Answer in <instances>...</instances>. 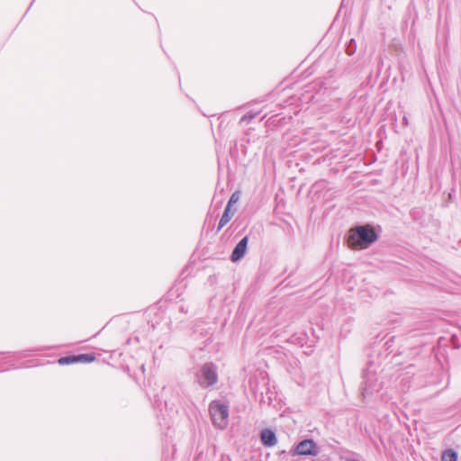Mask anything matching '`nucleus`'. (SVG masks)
Instances as JSON below:
<instances>
[{"label": "nucleus", "instance_id": "1", "mask_svg": "<svg viewBox=\"0 0 461 461\" xmlns=\"http://www.w3.org/2000/svg\"><path fill=\"white\" fill-rule=\"evenodd\" d=\"M377 240L375 230L366 225H359L350 230L348 242L353 248L366 249Z\"/></svg>", "mask_w": 461, "mask_h": 461}, {"label": "nucleus", "instance_id": "2", "mask_svg": "<svg viewBox=\"0 0 461 461\" xmlns=\"http://www.w3.org/2000/svg\"><path fill=\"white\" fill-rule=\"evenodd\" d=\"M194 381L203 389L214 386L218 383L217 366L212 363H204L194 374Z\"/></svg>", "mask_w": 461, "mask_h": 461}, {"label": "nucleus", "instance_id": "3", "mask_svg": "<svg viewBox=\"0 0 461 461\" xmlns=\"http://www.w3.org/2000/svg\"><path fill=\"white\" fill-rule=\"evenodd\" d=\"M209 412L212 424L222 429L226 428L229 418V406L220 401H212L209 405Z\"/></svg>", "mask_w": 461, "mask_h": 461}, {"label": "nucleus", "instance_id": "4", "mask_svg": "<svg viewBox=\"0 0 461 461\" xmlns=\"http://www.w3.org/2000/svg\"><path fill=\"white\" fill-rule=\"evenodd\" d=\"M362 395L367 397L381 389V383L378 382L376 373L371 368V365L363 374Z\"/></svg>", "mask_w": 461, "mask_h": 461}, {"label": "nucleus", "instance_id": "5", "mask_svg": "<svg viewBox=\"0 0 461 461\" xmlns=\"http://www.w3.org/2000/svg\"><path fill=\"white\" fill-rule=\"evenodd\" d=\"M295 451L298 455H317L318 447L313 439H303L300 441L296 447Z\"/></svg>", "mask_w": 461, "mask_h": 461}, {"label": "nucleus", "instance_id": "6", "mask_svg": "<svg viewBox=\"0 0 461 461\" xmlns=\"http://www.w3.org/2000/svg\"><path fill=\"white\" fill-rule=\"evenodd\" d=\"M249 238L245 236L242 238L235 246L231 255L230 259L232 262H237L240 260L246 254L248 249Z\"/></svg>", "mask_w": 461, "mask_h": 461}, {"label": "nucleus", "instance_id": "7", "mask_svg": "<svg viewBox=\"0 0 461 461\" xmlns=\"http://www.w3.org/2000/svg\"><path fill=\"white\" fill-rule=\"evenodd\" d=\"M260 439L265 447H271L276 445L277 438L274 430L264 429L260 432Z\"/></svg>", "mask_w": 461, "mask_h": 461}, {"label": "nucleus", "instance_id": "8", "mask_svg": "<svg viewBox=\"0 0 461 461\" xmlns=\"http://www.w3.org/2000/svg\"><path fill=\"white\" fill-rule=\"evenodd\" d=\"M236 212V208L230 207V204H227L217 227V231H220L234 216Z\"/></svg>", "mask_w": 461, "mask_h": 461}, {"label": "nucleus", "instance_id": "9", "mask_svg": "<svg viewBox=\"0 0 461 461\" xmlns=\"http://www.w3.org/2000/svg\"><path fill=\"white\" fill-rule=\"evenodd\" d=\"M441 461H457V453L452 448H447L442 452Z\"/></svg>", "mask_w": 461, "mask_h": 461}, {"label": "nucleus", "instance_id": "10", "mask_svg": "<svg viewBox=\"0 0 461 461\" xmlns=\"http://www.w3.org/2000/svg\"><path fill=\"white\" fill-rule=\"evenodd\" d=\"M77 363H91L95 360V356L93 353L77 355Z\"/></svg>", "mask_w": 461, "mask_h": 461}, {"label": "nucleus", "instance_id": "11", "mask_svg": "<svg viewBox=\"0 0 461 461\" xmlns=\"http://www.w3.org/2000/svg\"><path fill=\"white\" fill-rule=\"evenodd\" d=\"M58 362L61 366L77 363V355L62 357L58 360Z\"/></svg>", "mask_w": 461, "mask_h": 461}, {"label": "nucleus", "instance_id": "12", "mask_svg": "<svg viewBox=\"0 0 461 461\" xmlns=\"http://www.w3.org/2000/svg\"><path fill=\"white\" fill-rule=\"evenodd\" d=\"M240 198V190H236L230 196L229 202L227 204H230V207L233 206V204H235L236 203L239 202Z\"/></svg>", "mask_w": 461, "mask_h": 461}, {"label": "nucleus", "instance_id": "13", "mask_svg": "<svg viewBox=\"0 0 461 461\" xmlns=\"http://www.w3.org/2000/svg\"><path fill=\"white\" fill-rule=\"evenodd\" d=\"M165 403H166V405H167L168 403H170L171 405L181 404L180 400L178 398L176 400H167L166 399Z\"/></svg>", "mask_w": 461, "mask_h": 461}, {"label": "nucleus", "instance_id": "14", "mask_svg": "<svg viewBox=\"0 0 461 461\" xmlns=\"http://www.w3.org/2000/svg\"><path fill=\"white\" fill-rule=\"evenodd\" d=\"M254 116L253 115H245L241 118V122H246V121H249V120H251Z\"/></svg>", "mask_w": 461, "mask_h": 461}, {"label": "nucleus", "instance_id": "15", "mask_svg": "<svg viewBox=\"0 0 461 461\" xmlns=\"http://www.w3.org/2000/svg\"><path fill=\"white\" fill-rule=\"evenodd\" d=\"M180 311H181L182 312H184V313H186V312H187V310H185V309L184 308V306H181V307H180Z\"/></svg>", "mask_w": 461, "mask_h": 461}, {"label": "nucleus", "instance_id": "16", "mask_svg": "<svg viewBox=\"0 0 461 461\" xmlns=\"http://www.w3.org/2000/svg\"><path fill=\"white\" fill-rule=\"evenodd\" d=\"M226 181L229 183L231 181L230 175H226Z\"/></svg>", "mask_w": 461, "mask_h": 461}, {"label": "nucleus", "instance_id": "17", "mask_svg": "<svg viewBox=\"0 0 461 461\" xmlns=\"http://www.w3.org/2000/svg\"><path fill=\"white\" fill-rule=\"evenodd\" d=\"M352 461H359V460H357V459H353Z\"/></svg>", "mask_w": 461, "mask_h": 461}]
</instances>
